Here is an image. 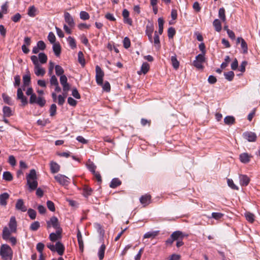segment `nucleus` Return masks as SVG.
<instances>
[{
  "instance_id": "4",
  "label": "nucleus",
  "mask_w": 260,
  "mask_h": 260,
  "mask_svg": "<svg viewBox=\"0 0 260 260\" xmlns=\"http://www.w3.org/2000/svg\"><path fill=\"white\" fill-rule=\"evenodd\" d=\"M13 252L11 247L8 245H3L1 248L0 255L5 260L11 259Z\"/></svg>"
},
{
  "instance_id": "55",
  "label": "nucleus",
  "mask_w": 260,
  "mask_h": 260,
  "mask_svg": "<svg viewBox=\"0 0 260 260\" xmlns=\"http://www.w3.org/2000/svg\"><path fill=\"white\" fill-rule=\"evenodd\" d=\"M48 39L51 44L55 43L56 38L52 32H50L48 36Z\"/></svg>"
},
{
  "instance_id": "14",
  "label": "nucleus",
  "mask_w": 260,
  "mask_h": 260,
  "mask_svg": "<svg viewBox=\"0 0 260 260\" xmlns=\"http://www.w3.org/2000/svg\"><path fill=\"white\" fill-rule=\"evenodd\" d=\"M15 208L17 210L22 212H25L27 208L24 205V202L22 199H18L16 202Z\"/></svg>"
},
{
  "instance_id": "34",
  "label": "nucleus",
  "mask_w": 260,
  "mask_h": 260,
  "mask_svg": "<svg viewBox=\"0 0 260 260\" xmlns=\"http://www.w3.org/2000/svg\"><path fill=\"white\" fill-rule=\"evenodd\" d=\"M83 190V196L85 197H88L89 196L91 195V193L92 192V189L90 187H89L87 185L84 186Z\"/></svg>"
},
{
  "instance_id": "62",
  "label": "nucleus",
  "mask_w": 260,
  "mask_h": 260,
  "mask_svg": "<svg viewBox=\"0 0 260 260\" xmlns=\"http://www.w3.org/2000/svg\"><path fill=\"white\" fill-rule=\"evenodd\" d=\"M21 18V15L19 13H17L16 14H15L12 17L11 19H12V21H14V22H17L20 21Z\"/></svg>"
},
{
  "instance_id": "35",
  "label": "nucleus",
  "mask_w": 260,
  "mask_h": 260,
  "mask_svg": "<svg viewBox=\"0 0 260 260\" xmlns=\"http://www.w3.org/2000/svg\"><path fill=\"white\" fill-rule=\"evenodd\" d=\"M67 41L69 46L72 49H75L76 48V42L74 38L70 36L67 38Z\"/></svg>"
},
{
  "instance_id": "10",
  "label": "nucleus",
  "mask_w": 260,
  "mask_h": 260,
  "mask_svg": "<svg viewBox=\"0 0 260 260\" xmlns=\"http://www.w3.org/2000/svg\"><path fill=\"white\" fill-rule=\"evenodd\" d=\"M64 18L65 22L68 24L71 27H73L75 26V23L73 17L71 14L67 12L64 13Z\"/></svg>"
},
{
  "instance_id": "56",
  "label": "nucleus",
  "mask_w": 260,
  "mask_h": 260,
  "mask_svg": "<svg viewBox=\"0 0 260 260\" xmlns=\"http://www.w3.org/2000/svg\"><path fill=\"white\" fill-rule=\"evenodd\" d=\"M44 244L41 242L38 243L37 245L36 248L40 254H43V251L44 248Z\"/></svg>"
},
{
  "instance_id": "47",
  "label": "nucleus",
  "mask_w": 260,
  "mask_h": 260,
  "mask_svg": "<svg viewBox=\"0 0 260 260\" xmlns=\"http://www.w3.org/2000/svg\"><path fill=\"white\" fill-rule=\"evenodd\" d=\"M89 14L85 11H81L80 13V18L82 20H86L89 19Z\"/></svg>"
},
{
  "instance_id": "53",
  "label": "nucleus",
  "mask_w": 260,
  "mask_h": 260,
  "mask_svg": "<svg viewBox=\"0 0 260 260\" xmlns=\"http://www.w3.org/2000/svg\"><path fill=\"white\" fill-rule=\"evenodd\" d=\"M27 214L31 219H35L36 217V212L32 209H29L28 210Z\"/></svg>"
},
{
  "instance_id": "8",
  "label": "nucleus",
  "mask_w": 260,
  "mask_h": 260,
  "mask_svg": "<svg viewBox=\"0 0 260 260\" xmlns=\"http://www.w3.org/2000/svg\"><path fill=\"white\" fill-rule=\"evenodd\" d=\"M55 180L61 185H68L70 183V179L67 176L58 174L54 176Z\"/></svg>"
},
{
  "instance_id": "25",
  "label": "nucleus",
  "mask_w": 260,
  "mask_h": 260,
  "mask_svg": "<svg viewBox=\"0 0 260 260\" xmlns=\"http://www.w3.org/2000/svg\"><path fill=\"white\" fill-rule=\"evenodd\" d=\"M37 14V9L34 6H32L28 8L27 14L29 16L34 17Z\"/></svg>"
},
{
  "instance_id": "46",
  "label": "nucleus",
  "mask_w": 260,
  "mask_h": 260,
  "mask_svg": "<svg viewBox=\"0 0 260 260\" xmlns=\"http://www.w3.org/2000/svg\"><path fill=\"white\" fill-rule=\"evenodd\" d=\"M224 214L219 212H213L211 214V217L216 219L219 220L222 218Z\"/></svg>"
},
{
  "instance_id": "57",
  "label": "nucleus",
  "mask_w": 260,
  "mask_h": 260,
  "mask_svg": "<svg viewBox=\"0 0 260 260\" xmlns=\"http://www.w3.org/2000/svg\"><path fill=\"white\" fill-rule=\"evenodd\" d=\"M47 206L51 211H55V208L54 206V204L52 201H48L47 202Z\"/></svg>"
},
{
  "instance_id": "9",
  "label": "nucleus",
  "mask_w": 260,
  "mask_h": 260,
  "mask_svg": "<svg viewBox=\"0 0 260 260\" xmlns=\"http://www.w3.org/2000/svg\"><path fill=\"white\" fill-rule=\"evenodd\" d=\"M243 138L249 142H255L256 140V134L252 132H246L243 134Z\"/></svg>"
},
{
  "instance_id": "61",
  "label": "nucleus",
  "mask_w": 260,
  "mask_h": 260,
  "mask_svg": "<svg viewBox=\"0 0 260 260\" xmlns=\"http://www.w3.org/2000/svg\"><path fill=\"white\" fill-rule=\"evenodd\" d=\"M230 61V57L229 56H226L224 59V62H222L221 64V68L222 69L225 68L228 66Z\"/></svg>"
},
{
  "instance_id": "21",
  "label": "nucleus",
  "mask_w": 260,
  "mask_h": 260,
  "mask_svg": "<svg viewBox=\"0 0 260 260\" xmlns=\"http://www.w3.org/2000/svg\"><path fill=\"white\" fill-rule=\"evenodd\" d=\"M171 62L173 68L177 70L179 68V62L177 60V55L174 54L171 56Z\"/></svg>"
},
{
  "instance_id": "18",
  "label": "nucleus",
  "mask_w": 260,
  "mask_h": 260,
  "mask_svg": "<svg viewBox=\"0 0 260 260\" xmlns=\"http://www.w3.org/2000/svg\"><path fill=\"white\" fill-rule=\"evenodd\" d=\"M151 197L150 195L145 194L142 196L140 199V201L141 203L145 207L148 205L150 203Z\"/></svg>"
},
{
  "instance_id": "44",
  "label": "nucleus",
  "mask_w": 260,
  "mask_h": 260,
  "mask_svg": "<svg viewBox=\"0 0 260 260\" xmlns=\"http://www.w3.org/2000/svg\"><path fill=\"white\" fill-rule=\"evenodd\" d=\"M39 105L40 107H43L46 104V100L42 96H39L37 99V102L35 103Z\"/></svg>"
},
{
  "instance_id": "45",
  "label": "nucleus",
  "mask_w": 260,
  "mask_h": 260,
  "mask_svg": "<svg viewBox=\"0 0 260 260\" xmlns=\"http://www.w3.org/2000/svg\"><path fill=\"white\" fill-rule=\"evenodd\" d=\"M55 73H56V74L57 75V76H61V75H63V73L64 72V71H63V69H62V68L59 66V65H56L55 67Z\"/></svg>"
},
{
  "instance_id": "15",
  "label": "nucleus",
  "mask_w": 260,
  "mask_h": 260,
  "mask_svg": "<svg viewBox=\"0 0 260 260\" xmlns=\"http://www.w3.org/2000/svg\"><path fill=\"white\" fill-rule=\"evenodd\" d=\"M10 195L7 192H4L0 195V205L2 206H6L7 205V200L9 199Z\"/></svg>"
},
{
  "instance_id": "63",
  "label": "nucleus",
  "mask_w": 260,
  "mask_h": 260,
  "mask_svg": "<svg viewBox=\"0 0 260 260\" xmlns=\"http://www.w3.org/2000/svg\"><path fill=\"white\" fill-rule=\"evenodd\" d=\"M37 46L41 50H44L46 48V45L43 41H39L37 43Z\"/></svg>"
},
{
  "instance_id": "42",
  "label": "nucleus",
  "mask_w": 260,
  "mask_h": 260,
  "mask_svg": "<svg viewBox=\"0 0 260 260\" xmlns=\"http://www.w3.org/2000/svg\"><path fill=\"white\" fill-rule=\"evenodd\" d=\"M224 77L228 81H232L234 77V73L233 71H230L224 73Z\"/></svg>"
},
{
  "instance_id": "7",
  "label": "nucleus",
  "mask_w": 260,
  "mask_h": 260,
  "mask_svg": "<svg viewBox=\"0 0 260 260\" xmlns=\"http://www.w3.org/2000/svg\"><path fill=\"white\" fill-rule=\"evenodd\" d=\"M53 227L55 230L61 229L59 224L58 220L57 217L55 216L52 217L49 220L47 221V228L49 229Z\"/></svg>"
},
{
  "instance_id": "64",
  "label": "nucleus",
  "mask_w": 260,
  "mask_h": 260,
  "mask_svg": "<svg viewBox=\"0 0 260 260\" xmlns=\"http://www.w3.org/2000/svg\"><path fill=\"white\" fill-rule=\"evenodd\" d=\"M50 84L52 85H58V82L57 78L54 76L53 75L51 76L50 79Z\"/></svg>"
},
{
  "instance_id": "60",
  "label": "nucleus",
  "mask_w": 260,
  "mask_h": 260,
  "mask_svg": "<svg viewBox=\"0 0 260 260\" xmlns=\"http://www.w3.org/2000/svg\"><path fill=\"white\" fill-rule=\"evenodd\" d=\"M56 106L55 104H52L50 108V115L53 116L56 114Z\"/></svg>"
},
{
  "instance_id": "22",
  "label": "nucleus",
  "mask_w": 260,
  "mask_h": 260,
  "mask_svg": "<svg viewBox=\"0 0 260 260\" xmlns=\"http://www.w3.org/2000/svg\"><path fill=\"white\" fill-rule=\"evenodd\" d=\"M53 50L56 56H59L61 53V46L59 43H54L53 44Z\"/></svg>"
},
{
  "instance_id": "16",
  "label": "nucleus",
  "mask_w": 260,
  "mask_h": 260,
  "mask_svg": "<svg viewBox=\"0 0 260 260\" xmlns=\"http://www.w3.org/2000/svg\"><path fill=\"white\" fill-rule=\"evenodd\" d=\"M9 226L11 232H16L17 228V222L15 217L12 216L11 217L9 223Z\"/></svg>"
},
{
  "instance_id": "52",
  "label": "nucleus",
  "mask_w": 260,
  "mask_h": 260,
  "mask_svg": "<svg viewBox=\"0 0 260 260\" xmlns=\"http://www.w3.org/2000/svg\"><path fill=\"white\" fill-rule=\"evenodd\" d=\"M40 223L39 221H35L32 223L30 226V229L32 231H37L40 227Z\"/></svg>"
},
{
  "instance_id": "36",
  "label": "nucleus",
  "mask_w": 260,
  "mask_h": 260,
  "mask_svg": "<svg viewBox=\"0 0 260 260\" xmlns=\"http://www.w3.org/2000/svg\"><path fill=\"white\" fill-rule=\"evenodd\" d=\"M213 25L217 31L219 32L221 31L222 27L221 24L219 20L218 19H215L213 22Z\"/></svg>"
},
{
  "instance_id": "50",
  "label": "nucleus",
  "mask_w": 260,
  "mask_h": 260,
  "mask_svg": "<svg viewBox=\"0 0 260 260\" xmlns=\"http://www.w3.org/2000/svg\"><path fill=\"white\" fill-rule=\"evenodd\" d=\"M50 122V121L49 119H39L37 121L38 124L43 126H45L47 124H48Z\"/></svg>"
},
{
  "instance_id": "39",
  "label": "nucleus",
  "mask_w": 260,
  "mask_h": 260,
  "mask_svg": "<svg viewBox=\"0 0 260 260\" xmlns=\"http://www.w3.org/2000/svg\"><path fill=\"white\" fill-rule=\"evenodd\" d=\"M245 217L246 220L250 223H252L254 221V215L250 212H246L245 213Z\"/></svg>"
},
{
  "instance_id": "38",
  "label": "nucleus",
  "mask_w": 260,
  "mask_h": 260,
  "mask_svg": "<svg viewBox=\"0 0 260 260\" xmlns=\"http://www.w3.org/2000/svg\"><path fill=\"white\" fill-rule=\"evenodd\" d=\"M11 233H12L8 229L7 227H5L3 229V238L5 240H8L9 238V237L10 236Z\"/></svg>"
},
{
  "instance_id": "43",
  "label": "nucleus",
  "mask_w": 260,
  "mask_h": 260,
  "mask_svg": "<svg viewBox=\"0 0 260 260\" xmlns=\"http://www.w3.org/2000/svg\"><path fill=\"white\" fill-rule=\"evenodd\" d=\"M3 111L5 116L10 117L12 115L11 110L9 107H4Z\"/></svg>"
},
{
  "instance_id": "19",
  "label": "nucleus",
  "mask_w": 260,
  "mask_h": 260,
  "mask_svg": "<svg viewBox=\"0 0 260 260\" xmlns=\"http://www.w3.org/2000/svg\"><path fill=\"white\" fill-rule=\"evenodd\" d=\"M240 183L242 186H247L249 183L250 179L247 176L240 175L239 176Z\"/></svg>"
},
{
  "instance_id": "54",
  "label": "nucleus",
  "mask_w": 260,
  "mask_h": 260,
  "mask_svg": "<svg viewBox=\"0 0 260 260\" xmlns=\"http://www.w3.org/2000/svg\"><path fill=\"white\" fill-rule=\"evenodd\" d=\"M153 25L152 23L148 24L146 26V34H153Z\"/></svg>"
},
{
  "instance_id": "5",
  "label": "nucleus",
  "mask_w": 260,
  "mask_h": 260,
  "mask_svg": "<svg viewBox=\"0 0 260 260\" xmlns=\"http://www.w3.org/2000/svg\"><path fill=\"white\" fill-rule=\"evenodd\" d=\"M205 61V58L204 54H199L196 57V59L193 61V66L198 69H202L203 68V63Z\"/></svg>"
},
{
  "instance_id": "30",
  "label": "nucleus",
  "mask_w": 260,
  "mask_h": 260,
  "mask_svg": "<svg viewBox=\"0 0 260 260\" xmlns=\"http://www.w3.org/2000/svg\"><path fill=\"white\" fill-rule=\"evenodd\" d=\"M121 184V182L120 180L118 178H114L112 180L110 184V187L112 188H115L117 187V186H119Z\"/></svg>"
},
{
  "instance_id": "29",
  "label": "nucleus",
  "mask_w": 260,
  "mask_h": 260,
  "mask_svg": "<svg viewBox=\"0 0 260 260\" xmlns=\"http://www.w3.org/2000/svg\"><path fill=\"white\" fill-rule=\"evenodd\" d=\"M235 119L232 116H227L224 118V122L226 125H231L235 123Z\"/></svg>"
},
{
  "instance_id": "26",
  "label": "nucleus",
  "mask_w": 260,
  "mask_h": 260,
  "mask_svg": "<svg viewBox=\"0 0 260 260\" xmlns=\"http://www.w3.org/2000/svg\"><path fill=\"white\" fill-rule=\"evenodd\" d=\"M240 161L243 163H247L250 160V156L247 153H243L240 155Z\"/></svg>"
},
{
  "instance_id": "32",
  "label": "nucleus",
  "mask_w": 260,
  "mask_h": 260,
  "mask_svg": "<svg viewBox=\"0 0 260 260\" xmlns=\"http://www.w3.org/2000/svg\"><path fill=\"white\" fill-rule=\"evenodd\" d=\"M218 17L221 19L222 22H225L226 21V16L225 13V9L223 8H221L218 11Z\"/></svg>"
},
{
  "instance_id": "37",
  "label": "nucleus",
  "mask_w": 260,
  "mask_h": 260,
  "mask_svg": "<svg viewBox=\"0 0 260 260\" xmlns=\"http://www.w3.org/2000/svg\"><path fill=\"white\" fill-rule=\"evenodd\" d=\"M86 166L88 170L92 173L94 172L96 169V166L94 163L90 160H88L86 162Z\"/></svg>"
},
{
  "instance_id": "27",
  "label": "nucleus",
  "mask_w": 260,
  "mask_h": 260,
  "mask_svg": "<svg viewBox=\"0 0 260 260\" xmlns=\"http://www.w3.org/2000/svg\"><path fill=\"white\" fill-rule=\"evenodd\" d=\"M30 82V75L29 72L28 71L27 73L23 76V86L28 85Z\"/></svg>"
},
{
  "instance_id": "58",
  "label": "nucleus",
  "mask_w": 260,
  "mask_h": 260,
  "mask_svg": "<svg viewBox=\"0 0 260 260\" xmlns=\"http://www.w3.org/2000/svg\"><path fill=\"white\" fill-rule=\"evenodd\" d=\"M90 27V24H87L86 23H82L78 25V27L80 30H84L85 29H89Z\"/></svg>"
},
{
  "instance_id": "40",
  "label": "nucleus",
  "mask_w": 260,
  "mask_h": 260,
  "mask_svg": "<svg viewBox=\"0 0 260 260\" xmlns=\"http://www.w3.org/2000/svg\"><path fill=\"white\" fill-rule=\"evenodd\" d=\"M2 98L4 100V102L5 103H6L9 105H13V102L12 101L11 98L9 96H8L7 94H6V93H3Z\"/></svg>"
},
{
  "instance_id": "51",
  "label": "nucleus",
  "mask_w": 260,
  "mask_h": 260,
  "mask_svg": "<svg viewBox=\"0 0 260 260\" xmlns=\"http://www.w3.org/2000/svg\"><path fill=\"white\" fill-rule=\"evenodd\" d=\"M172 20L170 21L169 23L170 24L174 23V21L176 19L177 17V11L176 10H173L171 12Z\"/></svg>"
},
{
  "instance_id": "17",
  "label": "nucleus",
  "mask_w": 260,
  "mask_h": 260,
  "mask_svg": "<svg viewBox=\"0 0 260 260\" xmlns=\"http://www.w3.org/2000/svg\"><path fill=\"white\" fill-rule=\"evenodd\" d=\"M65 248L63 244L60 242H57L55 244V251H56L58 254L60 255H62L64 251Z\"/></svg>"
},
{
  "instance_id": "6",
  "label": "nucleus",
  "mask_w": 260,
  "mask_h": 260,
  "mask_svg": "<svg viewBox=\"0 0 260 260\" xmlns=\"http://www.w3.org/2000/svg\"><path fill=\"white\" fill-rule=\"evenodd\" d=\"M95 72L96 82L98 85H102L103 84L104 73L99 66H96L95 67Z\"/></svg>"
},
{
  "instance_id": "31",
  "label": "nucleus",
  "mask_w": 260,
  "mask_h": 260,
  "mask_svg": "<svg viewBox=\"0 0 260 260\" xmlns=\"http://www.w3.org/2000/svg\"><path fill=\"white\" fill-rule=\"evenodd\" d=\"M105 249L106 246L104 244H102L99 249L98 256L100 260L104 258Z\"/></svg>"
},
{
  "instance_id": "23",
  "label": "nucleus",
  "mask_w": 260,
  "mask_h": 260,
  "mask_svg": "<svg viewBox=\"0 0 260 260\" xmlns=\"http://www.w3.org/2000/svg\"><path fill=\"white\" fill-rule=\"evenodd\" d=\"M150 68L149 64L147 62H144L141 68V70L138 71V74L141 75L142 73L145 74L149 71Z\"/></svg>"
},
{
  "instance_id": "48",
  "label": "nucleus",
  "mask_w": 260,
  "mask_h": 260,
  "mask_svg": "<svg viewBox=\"0 0 260 260\" xmlns=\"http://www.w3.org/2000/svg\"><path fill=\"white\" fill-rule=\"evenodd\" d=\"M227 183H228L229 186L230 187H231L232 189H235V190L239 189L238 187L234 184L232 179H228Z\"/></svg>"
},
{
  "instance_id": "3",
  "label": "nucleus",
  "mask_w": 260,
  "mask_h": 260,
  "mask_svg": "<svg viewBox=\"0 0 260 260\" xmlns=\"http://www.w3.org/2000/svg\"><path fill=\"white\" fill-rule=\"evenodd\" d=\"M164 23V20L162 18H159L158 19V32L155 31L154 32V36L153 39V43L154 47L156 49H159L160 48V41L158 34L161 35L163 32V26Z\"/></svg>"
},
{
  "instance_id": "28",
  "label": "nucleus",
  "mask_w": 260,
  "mask_h": 260,
  "mask_svg": "<svg viewBox=\"0 0 260 260\" xmlns=\"http://www.w3.org/2000/svg\"><path fill=\"white\" fill-rule=\"evenodd\" d=\"M159 232L158 231H152V232H148L144 234V238H154L156 236L158 235Z\"/></svg>"
},
{
  "instance_id": "59",
  "label": "nucleus",
  "mask_w": 260,
  "mask_h": 260,
  "mask_svg": "<svg viewBox=\"0 0 260 260\" xmlns=\"http://www.w3.org/2000/svg\"><path fill=\"white\" fill-rule=\"evenodd\" d=\"M123 46L124 48L127 49L128 48L131 46V41L129 39L128 37H125L124 38L123 41Z\"/></svg>"
},
{
  "instance_id": "49",
  "label": "nucleus",
  "mask_w": 260,
  "mask_h": 260,
  "mask_svg": "<svg viewBox=\"0 0 260 260\" xmlns=\"http://www.w3.org/2000/svg\"><path fill=\"white\" fill-rule=\"evenodd\" d=\"M63 95H59L58 96V104L59 105H62L65 101V98L67 97L66 93H63Z\"/></svg>"
},
{
  "instance_id": "11",
  "label": "nucleus",
  "mask_w": 260,
  "mask_h": 260,
  "mask_svg": "<svg viewBox=\"0 0 260 260\" xmlns=\"http://www.w3.org/2000/svg\"><path fill=\"white\" fill-rule=\"evenodd\" d=\"M62 229L56 230V233H52L49 235V239L52 242H55L61 238Z\"/></svg>"
},
{
  "instance_id": "1",
  "label": "nucleus",
  "mask_w": 260,
  "mask_h": 260,
  "mask_svg": "<svg viewBox=\"0 0 260 260\" xmlns=\"http://www.w3.org/2000/svg\"><path fill=\"white\" fill-rule=\"evenodd\" d=\"M31 60L34 65V73L38 76L43 77L45 74V69L41 66L47 61V56L44 53H40L38 56L32 55L30 57Z\"/></svg>"
},
{
  "instance_id": "2",
  "label": "nucleus",
  "mask_w": 260,
  "mask_h": 260,
  "mask_svg": "<svg viewBox=\"0 0 260 260\" xmlns=\"http://www.w3.org/2000/svg\"><path fill=\"white\" fill-rule=\"evenodd\" d=\"M27 185L28 186L30 191L34 190L37 188L38 181L36 172L34 169L30 171L29 173L26 176Z\"/></svg>"
},
{
  "instance_id": "12",
  "label": "nucleus",
  "mask_w": 260,
  "mask_h": 260,
  "mask_svg": "<svg viewBox=\"0 0 260 260\" xmlns=\"http://www.w3.org/2000/svg\"><path fill=\"white\" fill-rule=\"evenodd\" d=\"M17 97L18 100L21 101L23 106L27 104V99L24 96L22 90L20 88H18L17 89Z\"/></svg>"
},
{
  "instance_id": "33",
  "label": "nucleus",
  "mask_w": 260,
  "mask_h": 260,
  "mask_svg": "<svg viewBox=\"0 0 260 260\" xmlns=\"http://www.w3.org/2000/svg\"><path fill=\"white\" fill-rule=\"evenodd\" d=\"M3 178L6 181H11L13 180V177L10 172L6 171L3 173Z\"/></svg>"
},
{
  "instance_id": "24",
  "label": "nucleus",
  "mask_w": 260,
  "mask_h": 260,
  "mask_svg": "<svg viewBox=\"0 0 260 260\" xmlns=\"http://www.w3.org/2000/svg\"><path fill=\"white\" fill-rule=\"evenodd\" d=\"M179 238V231L174 232L171 236L170 238L166 241L167 244H171L175 240H177Z\"/></svg>"
},
{
  "instance_id": "20",
  "label": "nucleus",
  "mask_w": 260,
  "mask_h": 260,
  "mask_svg": "<svg viewBox=\"0 0 260 260\" xmlns=\"http://www.w3.org/2000/svg\"><path fill=\"white\" fill-rule=\"evenodd\" d=\"M50 170L52 173H56L60 170L59 165L56 162L52 161L50 163Z\"/></svg>"
},
{
  "instance_id": "41",
  "label": "nucleus",
  "mask_w": 260,
  "mask_h": 260,
  "mask_svg": "<svg viewBox=\"0 0 260 260\" xmlns=\"http://www.w3.org/2000/svg\"><path fill=\"white\" fill-rule=\"evenodd\" d=\"M78 58L79 63L84 66L85 63V59L84 58V55L82 51H79L78 54Z\"/></svg>"
},
{
  "instance_id": "13",
  "label": "nucleus",
  "mask_w": 260,
  "mask_h": 260,
  "mask_svg": "<svg viewBox=\"0 0 260 260\" xmlns=\"http://www.w3.org/2000/svg\"><path fill=\"white\" fill-rule=\"evenodd\" d=\"M240 43H241V49L243 50V53L244 54L247 53L248 52V47L246 42L242 38L239 37L237 39V44Z\"/></svg>"
}]
</instances>
